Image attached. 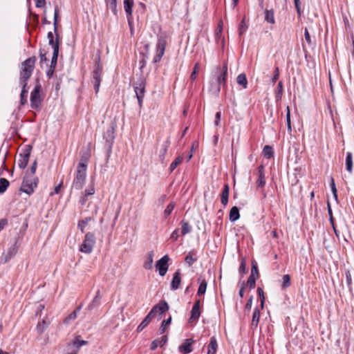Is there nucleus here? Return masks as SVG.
<instances>
[{
	"label": "nucleus",
	"mask_w": 354,
	"mask_h": 354,
	"mask_svg": "<svg viewBox=\"0 0 354 354\" xmlns=\"http://www.w3.org/2000/svg\"><path fill=\"white\" fill-rule=\"evenodd\" d=\"M133 6V1H124V8L125 12L127 13V19L129 24H131Z\"/></svg>",
	"instance_id": "obj_18"
},
{
	"label": "nucleus",
	"mask_w": 354,
	"mask_h": 354,
	"mask_svg": "<svg viewBox=\"0 0 354 354\" xmlns=\"http://www.w3.org/2000/svg\"><path fill=\"white\" fill-rule=\"evenodd\" d=\"M95 244V237L93 233L86 234L84 239L80 247V251L86 254H90Z\"/></svg>",
	"instance_id": "obj_5"
},
{
	"label": "nucleus",
	"mask_w": 354,
	"mask_h": 354,
	"mask_svg": "<svg viewBox=\"0 0 354 354\" xmlns=\"http://www.w3.org/2000/svg\"><path fill=\"white\" fill-rule=\"evenodd\" d=\"M263 156L267 158H270L274 155V151L272 147L266 145L263 149Z\"/></svg>",
	"instance_id": "obj_31"
},
{
	"label": "nucleus",
	"mask_w": 354,
	"mask_h": 354,
	"mask_svg": "<svg viewBox=\"0 0 354 354\" xmlns=\"http://www.w3.org/2000/svg\"><path fill=\"white\" fill-rule=\"evenodd\" d=\"M36 62L35 57H31L21 63L19 82L21 85L27 86V82L32 75Z\"/></svg>",
	"instance_id": "obj_1"
},
{
	"label": "nucleus",
	"mask_w": 354,
	"mask_h": 354,
	"mask_svg": "<svg viewBox=\"0 0 354 354\" xmlns=\"http://www.w3.org/2000/svg\"><path fill=\"white\" fill-rule=\"evenodd\" d=\"M198 64H195V66H194V71H192L191 75H190V79L192 81H194L196 80V76H197V73L198 72Z\"/></svg>",
	"instance_id": "obj_54"
},
{
	"label": "nucleus",
	"mask_w": 354,
	"mask_h": 354,
	"mask_svg": "<svg viewBox=\"0 0 354 354\" xmlns=\"http://www.w3.org/2000/svg\"><path fill=\"white\" fill-rule=\"evenodd\" d=\"M169 309V305L166 301H162L153 307L149 314L145 317L142 322L137 328V331L141 332L151 321V319L156 315L157 313L160 315L163 314Z\"/></svg>",
	"instance_id": "obj_2"
},
{
	"label": "nucleus",
	"mask_w": 354,
	"mask_h": 354,
	"mask_svg": "<svg viewBox=\"0 0 354 354\" xmlns=\"http://www.w3.org/2000/svg\"><path fill=\"white\" fill-rule=\"evenodd\" d=\"M283 83L282 82H279L277 85V88L275 93V97L277 100H279L281 98V96L283 95Z\"/></svg>",
	"instance_id": "obj_40"
},
{
	"label": "nucleus",
	"mask_w": 354,
	"mask_h": 354,
	"mask_svg": "<svg viewBox=\"0 0 354 354\" xmlns=\"http://www.w3.org/2000/svg\"><path fill=\"white\" fill-rule=\"evenodd\" d=\"M304 35H305V39H306V42L309 45H311L312 41H311L310 36L309 32L306 28H305Z\"/></svg>",
	"instance_id": "obj_58"
},
{
	"label": "nucleus",
	"mask_w": 354,
	"mask_h": 354,
	"mask_svg": "<svg viewBox=\"0 0 354 354\" xmlns=\"http://www.w3.org/2000/svg\"><path fill=\"white\" fill-rule=\"evenodd\" d=\"M17 250H18V248L17 246L16 245V244H15L12 248H10L6 254V261H8L9 259H10L12 257H14L17 252Z\"/></svg>",
	"instance_id": "obj_30"
},
{
	"label": "nucleus",
	"mask_w": 354,
	"mask_h": 354,
	"mask_svg": "<svg viewBox=\"0 0 354 354\" xmlns=\"http://www.w3.org/2000/svg\"><path fill=\"white\" fill-rule=\"evenodd\" d=\"M221 112H217L215 115V120H214V124L216 126H219L220 124V120H221Z\"/></svg>",
	"instance_id": "obj_60"
},
{
	"label": "nucleus",
	"mask_w": 354,
	"mask_h": 354,
	"mask_svg": "<svg viewBox=\"0 0 354 354\" xmlns=\"http://www.w3.org/2000/svg\"><path fill=\"white\" fill-rule=\"evenodd\" d=\"M239 271L241 274H245L246 272L245 261L244 259H243L241 261Z\"/></svg>",
	"instance_id": "obj_57"
},
{
	"label": "nucleus",
	"mask_w": 354,
	"mask_h": 354,
	"mask_svg": "<svg viewBox=\"0 0 354 354\" xmlns=\"http://www.w3.org/2000/svg\"><path fill=\"white\" fill-rule=\"evenodd\" d=\"M21 86H22V91H21V93L20 95V97H21L20 102H21V105H24L27 102L28 90L26 89V86H24V85H21Z\"/></svg>",
	"instance_id": "obj_37"
},
{
	"label": "nucleus",
	"mask_w": 354,
	"mask_h": 354,
	"mask_svg": "<svg viewBox=\"0 0 354 354\" xmlns=\"http://www.w3.org/2000/svg\"><path fill=\"white\" fill-rule=\"evenodd\" d=\"M102 73V68L100 66L99 64H97L96 69L94 71L93 74V84H94V88L95 90V92H98L99 87L100 84V77Z\"/></svg>",
	"instance_id": "obj_11"
},
{
	"label": "nucleus",
	"mask_w": 354,
	"mask_h": 354,
	"mask_svg": "<svg viewBox=\"0 0 354 354\" xmlns=\"http://www.w3.org/2000/svg\"><path fill=\"white\" fill-rule=\"evenodd\" d=\"M168 147H169V143L167 142L165 144H164L162 145L161 149L160 150L159 156H160V158L161 160H163L165 159V155L167 151Z\"/></svg>",
	"instance_id": "obj_45"
},
{
	"label": "nucleus",
	"mask_w": 354,
	"mask_h": 354,
	"mask_svg": "<svg viewBox=\"0 0 354 354\" xmlns=\"http://www.w3.org/2000/svg\"><path fill=\"white\" fill-rule=\"evenodd\" d=\"M114 131L115 129L113 126H111L105 133L104 137L106 140L112 141L114 139Z\"/></svg>",
	"instance_id": "obj_35"
},
{
	"label": "nucleus",
	"mask_w": 354,
	"mask_h": 354,
	"mask_svg": "<svg viewBox=\"0 0 354 354\" xmlns=\"http://www.w3.org/2000/svg\"><path fill=\"white\" fill-rule=\"evenodd\" d=\"M38 179L35 176H26L21 186V191L30 194L37 186Z\"/></svg>",
	"instance_id": "obj_4"
},
{
	"label": "nucleus",
	"mask_w": 354,
	"mask_h": 354,
	"mask_svg": "<svg viewBox=\"0 0 354 354\" xmlns=\"http://www.w3.org/2000/svg\"><path fill=\"white\" fill-rule=\"evenodd\" d=\"M264 19L267 23L271 24H274L275 23L274 13L272 9H266Z\"/></svg>",
	"instance_id": "obj_20"
},
{
	"label": "nucleus",
	"mask_w": 354,
	"mask_h": 354,
	"mask_svg": "<svg viewBox=\"0 0 354 354\" xmlns=\"http://www.w3.org/2000/svg\"><path fill=\"white\" fill-rule=\"evenodd\" d=\"M30 151H26L24 153H19L17 159V165L19 168L24 169L28 162Z\"/></svg>",
	"instance_id": "obj_12"
},
{
	"label": "nucleus",
	"mask_w": 354,
	"mask_h": 354,
	"mask_svg": "<svg viewBox=\"0 0 354 354\" xmlns=\"http://www.w3.org/2000/svg\"><path fill=\"white\" fill-rule=\"evenodd\" d=\"M36 169H37V161L35 160L30 167V173H31L30 176H34V174L36 171Z\"/></svg>",
	"instance_id": "obj_62"
},
{
	"label": "nucleus",
	"mask_w": 354,
	"mask_h": 354,
	"mask_svg": "<svg viewBox=\"0 0 354 354\" xmlns=\"http://www.w3.org/2000/svg\"><path fill=\"white\" fill-rule=\"evenodd\" d=\"M86 168L87 165L86 162H80L78 164L77 167V171L73 180L71 190L73 189L76 190L82 189L85 184V180L86 177Z\"/></svg>",
	"instance_id": "obj_3"
},
{
	"label": "nucleus",
	"mask_w": 354,
	"mask_h": 354,
	"mask_svg": "<svg viewBox=\"0 0 354 354\" xmlns=\"http://www.w3.org/2000/svg\"><path fill=\"white\" fill-rule=\"evenodd\" d=\"M236 82L239 85L243 86L244 88H247L248 80L246 78V75L244 73H241L237 76Z\"/></svg>",
	"instance_id": "obj_29"
},
{
	"label": "nucleus",
	"mask_w": 354,
	"mask_h": 354,
	"mask_svg": "<svg viewBox=\"0 0 354 354\" xmlns=\"http://www.w3.org/2000/svg\"><path fill=\"white\" fill-rule=\"evenodd\" d=\"M58 53H59L58 47L57 46H55V50H53V57L51 59V64H50L51 68H55V66L57 64V61Z\"/></svg>",
	"instance_id": "obj_38"
},
{
	"label": "nucleus",
	"mask_w": 354,
	"mask_h": 354,
	"mask_svg": "<svg viewBox=\"0 0 354 354\" xmlns=\"http://www.w3.org/2000/svg\"><path fill=\"white\" fill-rule=\"evenodd\" d=\"M171 322V317H169L168 319H165L162 321V324H161V326L159 328V332L160 334H162L164 333L166 330H167V328L168 327V326L170 324Z\"/></svg>",
	"instance_id": "obj_33"
},
{
	"label": "nucleus",
	"mask_w": 354,
	"mask_h": 354,
	"mask_svg": "<svg viewBox=\"0 0 354 354\" xmlns=\"http://www.w3.org/2000/svg\"><path fill=\"white\" fill-rule=\"evenodd\" d=\"M86 341L81 340L79 337H77L73 342H70L71 347H75L78 351L82 346L86 345Z\"/></svg>",
	"instance_id": "obj_25"
},
{
	"label": "nucleus",
	"mask_w": 354,
	"mask_h": 354,
	"mask_svg": "<svg viewBox=\"0 0 354 354\" xmlns=\"http://www.w3.org/2000/svg\"><path fill=\"white\" fill-rule=\"evenodd\" d=\"M260 318V310L258 308H255L253 312L252 319L251 324L255 328L257 327Z\"/></svg>",
	"instance_id": "obj_26"
},
{
	"label": "nucleus",
	"mask_w": 354,
	"mask_h": 354,
	"mask_svg": "<svg viewBox=\"0 0 354 354\" xmlns=\"http://www.w3.org/2000/svg\"><path fill=\"white\" fill-rule=\"evenodd\" d=\"M197 260V257H196V255L195 253L192 252H189L185 259V261L186 262V263L189 266H191L194 262H196Z\"/></svg>",
	"instance_id": "obj_27"
},
{
	"label": "nucleus",
	"mask_w": 354,
	"mask_h": 354,
	"mask_svg": "<svg viewBox=\"0 0 354 354\" xmlns=\"http://www.w3.org/2000/svg\"><path fill=\"white\" fill-rule=\"evenodd\" d=\"M58 15H59V10L57 7L55 8V13H54V31L56 34V38L54 39V36L52 32H49L48 33L47 37L48 39V44L52 46L53 50H55V46H57L59 48V41H58V35L57 34V26H58Z\"/></svg>",
	"instance_id": "obj_6"
},
{
	"label": "nucleus",
	"mask_w": 354,
	"mask_h": 354,
	"mask_svg": "<svg viewBox=\"0 0 354 354\" xmlns=\"http://www.w3.org/2000/svg\"><path fill=\"white\" fill-rule=\"evenodd\" d=\"M180 281V270H177L174 274V277L171 283V289L177 290L179 288Z\"/></svg>",
	"instance_id": "obj_15"
},
{
	"label": "nucleus",
	"mask_w": 354,
	"mask_h": 354,
	"mask_svg": "<svg viewBox=\"0 0 354 354\" xmlns=\"http://www.w3.org/2000/svg\"><path fill=\"white\" fill-rule=\"evenodd\" d=\"M259 178L257 181L258 187H263L266 185L264 167L263 165H260L258 167Z\"/></svg>",
	"instance_id": "obj_17"
},
{
	"label": "nucleus",
	"mask_w": 354,
	"mask_h": 354,
	"mask_svg": "<svg viewBox=\"0 0 354 354\" xmlns=\"http://www.w3.org/2000/svg\"><path fill=\"white\" fill-rule=\"evenodd\" d=\"M78 350L75 347H71L70 343L68 344L66 352L65 354H77Z\"/></svg>",
	"instance_id": "obj_52"
},
{
	"label": "nucleus",
	"mask_w": 354,
	"mask_h": 354,
	"mask_svg": "<svg viewBox=\"0 0 354 354\" xmlns=\"http://www.w3.org/2000/svg\"><path fill=\"white\" fill-rule=\"evenodd\" d=\"M95 194V188L93 185L88 186V187L85 190L84 194L86 196H91Z\"/></svg>",
	"instance_id": "obj_53"
},
{
	"label": "nucleus",
	"mask_w": 354,
	"mask_h": 354,
	"mask_svg": "<svg viewBox=\"0 0 354 354\" xmlns=\"http://www.w3.org/2000/svg\"><path fill=\"white\" fill-rule=\"evenodd\" d=\"M178 229H176L171 234L170 239H171L173 241H176L178 239Z\"/></svg>",
	"instance_id": "obj_59"
},
{
	"label": "nucleus",
	"mask_w": 354,
	"mask_h": 354,
	"mask_svg": "<svg viewBox=\"0 0 354 354\" xmlns=\"http://www.w3.org/2000/svg\"><path fill=\"white\" fill-rule=\"evenodd\" d=\"M279 77V68L276 67L274 69V71L273 77L272 78V82L273 84H274L277 82V80H278Z\"/></svg>",
	"instance_id": "obj_56"
},
{
	"label": "nucleus",
	"mask_w": 354,
	"mask_h": 354,
	"mask_svg": "<svg viewBox=\"0 0 354 354\" xmlns=\"http://www.w3.org/2000/svg\"><path fill=\"white\" fill-rule=\"evenodd\" d=\"M290 285V277L288 274H285L282 278V288L285 289L289 287Z\"/></svg>",
	"instance_id": "obj_44"
},
{
	"label": "nucleus",
	"mask_w": 354,
	"mask_h": 354,
	"mask_svg": "<svg viewBox=\"0 0 354 354\" xmlns=\"http://www.w3.org/2000/svg\"><path fill=\"white\" fill-rule=\"evenodd\" d=\"M346 170L351 173L353 171V155L351 152H348L346 157Z\"/></svg>",
	"instance_id": "obj_24"
},
{
	"label": "nucleus",
	"mask_w": 354,
	"mask_h": 354,
	"mask_svg": "<svg viewBox=\"0 0 354 354\" xmlns=\"http://www.w3.org/2000/svg\"><path fill=\"white\" fill-rule=\"evenodd\" d=\"M181 225V234L185 235L192 231V227L189 225L187 221H182L180 222Z\"/></svg>",
	"instance_id": "obj_28"
},
{
	"label": "nucleus",
	"mask_w": 354,
	"mask_h": 354,
	"mask_svg": "<svg viewBox=\"0 0 354 354\" xmlns=\"http://www.w3.org/2000/svg\"><path fill=\"white\" fill-rule=\"evenodd\" d=\"M91 220V218L88 217L84 220L79 221L77 227L83 232L86 226L88 225V222Z\"/></svg>",
	"instance_id": "obj_42"
},
{
	"label": "nucleus",
	"mask_w": 354,
	"mask_h": 354,
	"mask_svg": "<svg viewBox=\"0 0 354 354\" xmlns=\"http://www.w3.org/2000/svg\"><path fill=\"white\" fill-rule=\"evenodd\" d=\"M330 187H331V190H332L333 194L334 196V198L337 201V190L333 178H331Z\"/></svg>",
	"instance_id": "obj_50"
},
{
	"label": "nucleus",
	"mask_w": 354,
	"mask_h": 354,
	"mask_svg": "<svg viewBox=\"0 0 354 354\" xmlns=\"http://www.w3.org/2000/svg\"><path fill=\"white\" fill-rule=\"evenodd\" d=\"M218 348V344L215 337H212L208 345L207 354H215Z\"/></svg>",
	"instance_id": "obj_21"
},
{
	"label": "nucleus",
	"mask_w": 354,
	"mask_h": 354,
	"mask_svg": "<svg viewBox=\"0 0 354 354\" xmlns=\"http://www.w3.org/2000/svg\"><path fill=\"white\" fill-rule=\"evenodd\" d=\"M301 1H295V8L297 9V13L300 15L301 14Z\"/></svg>",
	"instance_id": "obj_64"
},
{
	"label": "nucleus",
	"mask_w": 354,
	"mask_h": 354,
	"mask_svg": "<svg viewBox=\"0 0 354 354\" xmlns=\"http://www.w3.org/2000/svg\"><path fill=\"white\" fill-rule=\"evenodd\" d=\"M207 282L205 279H203L200 282V286L198 287V295H202L203 294H205V291H206V289H207Z\"/></svg>",
	"instance_id": "obj_39"
},
{
	"label": "nucleus",
	"mask_w": 354,
	"mask_h": 354,
	"mask_svg": "<svg viewBox=\"0 0 354 354\" xmlns=\"http://www.w3.org/2000/svg\"><path fill=\"white\" fill-rule=\"evenodd\" d=\"M255 281H256V279H255L254 276L252 274H250V277H248V279L247 281V285L250 288H254L255 287Z\"/></svg>",
	"instance_id": "obj_49"
},
{
	"label": "nucleus",
	"mask_w": 354,
	"mask_h": 354,
	"mask_svg": "<svg viewBox=\"0 0 354 354\" xmlns=\"http://www.w3.org/2000/svg\"><path fill=\"white\" fill-rule=\"evenodd\" d=\"M248 25L245 22V19H243L239 26V35H242L247 30Z\"/></svg>",
	"instance_id": "obj_46"
},
{
	"label": "nucleus",
	"mask_w": 354,
	"mask_h": 354,
	"mask_svg": "<svg viewBox=\"0 0 354 354\" xmlns=\"http://www.w3.org/2000/svg\"><path fill=\"white\" fill-rule=\"evenodd\" d=\"M175 207V205L173 203H170L166 207V209L164 211V214L165 216H168L171 212L173 211L174 208Z\"/></svg>",
	"instance_id": "obj_51"
},
{
	"label": "nucleus",
	"mask_w": 354,
	"mask_h": 354,
	"mask_svg": "<svg viewBox=\"0 0 354 354\" xmlns=\"http://www.w3.org/2000/svg\"><path fill=\"white\" fill-rule=\"evenodd\" d=\"M134 91L136 97H143L145 91V84L142 80H140L138 84L134 86Z\"/></svg>",
	"instance_id": "obj_16"
},
{
	"label": "nucleus",
	"mask_w": 354,
	"mask_h": 354,
	"mask_svg": "<svg viewBox=\"0 0 354 354\" xmlns=\"http://www.w3.org/2000/svg\"><path fill=\"white\" fill-rule=\"evenodd\" d=\"M169 260V257L166 254L156 262V268L158 270L159 274L161 277H163L166 274L169 268L168 262Z\"/></svg>",
	"instance_id": "obj_9"
},
{
	"label": "nucleus",
	"mask_w": 354,
	"mask_h": 354,
	"mask_svg": "<svg viewBox=\"0 0 354 354\" xmlns=\"http://www.w3.org/2000/svg\"><path fill=\"white\" fill-rule=\"evenodd\" d=\"M153 256L154 253L153 251H150L148 252L147 256V259L144 263L143 267L146 270H151L153 267Z\"/></svg>",
	"instance_id": "obj_19"
},
{
	"label": "nucleus",
	"mask_w": 354,
	"mask_h": 354,
	"mask_svg": "<svg viewBox=\"0 0 354 354\" xmlns=\"http://www.w3.org/2000/svg\"><path fill=\"white\" fill-rule=\"evenodd\" d=\"M194 340L192 338L186 339L183 343L178 346V351L181 354H188L193 351L192 344Z\"/></svg>",
	"instance_id": "obj_10"
},
{
	"label": "nucleus",
	"mask_w": 354,
	"mask_h": 354,
	"mask_svg": "<svg viewBox=\"0 0 354 354\" xmlns=\"http://www.w3.org/2000/svg\"><path fill=\"white\" fill-rule=\"evenodd\" d=\"M201 315V310L200 309H198L197 308H192V312H191V317L189 318L190 322H194L196 320H198Z\"/></svg>",
	"instance_id": "obj_32"
},
{
	"label": "nucleus",
	"mask_w": 354,
	"mask_h": 354,
	"mask_svg": "<svg viewBox=\"0 0 354 354\" xmlns=\"http://www.w3.org/2000/svg\"><path fill=\"white\" fill-rule=\"evenodd\" d=\"M48 324L45 320H43L41 322H39L37 326V329L39 333H42L46 328V326Z\"/></svg>",
	"instance_id": "obj_48"
},
{
	"label": "nucleus",
	"mask_w": 354,
	"mask_h": 354,
	"mask_svg": "<svg viewBox=\"0 0 354 354\" xmlns=\"http://www.w3.org/2000/svg\"><path fill=\"white\" fill-rule=\"evenodd\" d=\"M167 341V337L166 335L163 336L160 340L159 339H155L154 341L152 342L151 343V348L152 350H154L155 348H157V346H162L164 344H166Z\"/></svg>",
	"instance_id": "obj_23"
},
{
	"label": "nucleus",
	"mask_w": 354,
	"mask_h": 354,
	"mask_svg": "<svg viewBox=\"0 0 354 354\" xmlns=\"http://www.w3.org/2000/svg\"><path fill=\"white\" fill-rule=\"evenodd\" d=\"M286 109H287V113H286L287 127H288V131L290 132L292 131V127H291L290 112L289 106H287Z\"/></svg>",
	"instance_id": "obj_47"
},
{
	"label": "nucleus",
	"mask_w": 354,
	"mask_h": 354,
	"mask_svg": "<svg viewBox=\"0 0 354 354\" xmlns=\"http://www.w3.org/2000/svg\"><path fill=\"white\" fill-rule=\"evenodd\" d=\"M9 185V181L4 178H0V194L3 193Z\"/></svg>",
	"instance_id": "obj_41"
},
{
	"label": "nucleus",
	"mask_w": 354,
	"mask_h": 354,
	"mask_svg": "<svg viewBox=\"0 0 354 354\" xmlns=\"http://www.w3.org/2000/svg\"><path fill=\"white\" fill-rule=\"evenodd\" d=\"M229 193L230 186L228 184H225L221 196V202L223 206H226L228 203Z\"/></svg>",
	"instance_id": "obj_14"
},
{
	"label": "nucleus",
	"mask_w": 354,
	"mask_h": 354,
	"mask_svg": "<svg viewBox=\"0 0 354 354\" xmlns=\"http://www.w3.org/2000/svg\"><path fill=\"white\" fill-rule=\"evenodd\" d=\"M258 274H259V271H258L257 263L253 262L252 263V270H251V274L254 276V274H257L258 275Z\"/></svg>",
	"instance_id": "obj_61"
},
{
	"label": "nucleus",
	"mask_w": 354,
	"mask_h": 354,
	"mask_svg": "<svg viewBox=\"0 0 354 354\" xmlns=\"http://www.w3.org/2000/svg\"><path fill=\"white\" fill-rule=\"evenodd\" d=\"M81 306H79L75 310L71 313L64 320L66 324H68L71 321L75 320L77 318V313L80 310Z\"/></svg>",
	"instance_id": "obj_34"
},
{
	"label": "nucleus",
	"mask_w": 354,
	"mask_h": 354,
	"mask_svg": "<svg viewBox=\"0 0 354 354\" xmlns=\"http://www.w3.org/2000/svg\"><path fill=\"white\" fill-rule=\"evenodd\" d=\"M257 292H258V295L261 299V308H263V304H264V294H263V290L261 288H257Z\"/></svg>",
	"instance_id": "obj_55"
},
{
	"label": "nucleus",
	"mask_w": 354,
	"mask_h": 354,
	"mask_svg": "<svg viewBox=\"0 0 354 354\" xmlns=\"http://www.w3.org/2000/svg\"><path fill=\"white\" fill-rule=\"evenodd\" d=\"M240 217L239 208L236 206H234L231 208L229 218L232 222H234L237 221Z\"/></svg>",
	"instance_id": "obj_22"
},
{
	"label": "nucleus",
	"mask_w": 354,
	"mask_h": 354,
	"mask_svg": "<svg viewBox=\"0 0 354 354\" xmlns=\"http://www.w3.org/2000/svg\"><path fill=\"white\" fill-rule=\"evenodd\" d=\"M41 91V86L40 84H37L33 91L30 93V106L33 109H38L42 100L40 93Z\"/></svg>",
	"instance_id": "obj_7"
},
{
	"label": "nucleus",
	"mask_w": 354,
	"mask_h": 354,
	"mask_svg": "<svg viewBox=\"0 0 354 354\" xmlns=\"http://www.w3.org/2000/svg\"><path fill=\"white\" fill-rule=\"evenodd\" d=\"M46 52H43L42 50L40 51L39 57H40L41 62L47 61V58H46Z\"/></svg>",
	"instance_id": "obj_63"
},
{
	"label": "nucleus",
	"mask_w": 354,
	"mask_h": 354,
	"mask_svg": "<svg viewBox=\"0 0 354 354\" xmlns=\"http://www.w3.org/2000/svg\"><path fill=\"white\" fill-rule=\"evenodd\" d=\"M166 39L162 37H160L158 40V43L156 45V55L153 58V62L156 63L160 61L162 57L164 55L165 46H166Z\"/></svg>",
	"instance_id": "obj_8"
},
{
	"label": "nucleus",
	"mask_w": 354,
	"mask_h": 354,
	"mask_svg": "<svg viewBox=\"0 0 354 354\" xmlns=\"http://www.w3.org/2000/svg\"><path fill=\"white\" fill-rule=\"evenodd\" d=\"M100 299H101V296H100V291L98 290L96 293V295L95 297H94V299H93L92 302L89 304L88 306V308L89 309H92L95 306H98L100 304Z\"/></svg>",
	"instance_id": "obj_36"
},
{
	"label": "nucleus",
	"mask_w": 354,
	"mask_h": 354,
	"mask_svg": "<svg viewBox=\"0 0 354 354\" xmlns=\"http://www.w3.org/2000/svg\"><path fill=\"white\" fill-rule=\"evenodd\" d=\"M227 73V66L226 64H224L221 72V74L217 77V82L218 84V91L220 90V86L222 85H225L226 82V77Z\"/></svg>",
	"instance_id": "obj_13"
},
{
	"label": "nucleus",
	"mask_w": 354,
	"mask_h": 354,
	"mask_svg": "<svg viewBox=\"0 0 354 354\" xmlns=\"http://www.w3.org/2000/svg\"><path fill=\"white\" fill-rule=\"evenodd\" d=\"M182 160H183V157H181V156L177 157L174 160V161H173L171 162V164L170 165V167H169L170 171L171 172L173 171L176 168V167L181 163Z\"/></svg>",
	"instance_id": "obj_43"
}]
</instances>
